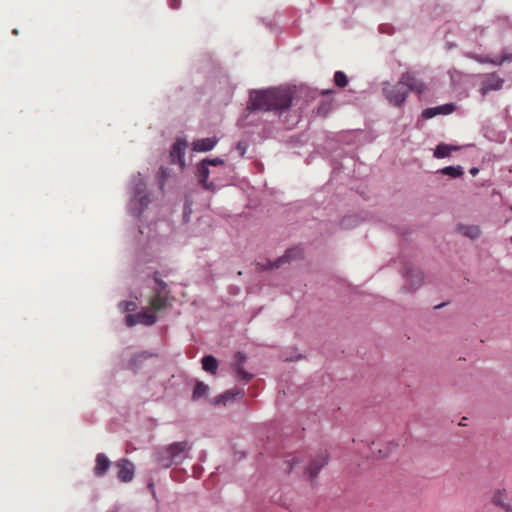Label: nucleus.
Wrapping results in <instances>:
<instances>
[{
	"label": "nucleus",
	"mask_w": 512,
	"mask_h": 512,
	"mask_svg": "<svg viewBox=\"0 0 512 512\" xmlns=\"http://www.w3.org/2000/svg\"><path fill=\"white\" fill-rule=\"evenodd\" d=\"M292 102L291 92L288 89L274 88L264 91H255L251 94L253 110H286Z\"/></svg>",
	"instance_id": "f257e3e1"
},
{
	"label": "nucleus",
	"mask_w": 512,
	"mask_h": 512,
	"mask_svg": "<svg viewBox=\"0 0 512 512\" xmlns=\"http://www.w3.org/2000/svg\"><path fill=\"white\" fill-rule=\"evenodd\" d=\"M189 450L190 446L187 441L175 442L159 449L155 453V460L163 468H169L174 464L182 463L188 456Z\"/></svg>",
	"instance_id": "f03ea898"
},
{
	"label": "nucleus",
	"mask_w": 512,
	"mask_h": 512,
	"mask_svg": "<svg viewBox=\"0 0 512 512\" xmlns=\"http://www.w3.org/2000/svg\"><path fill=\"white\" fill-rule=\"evenodd\" d=\"M214 167H221L222 169H225L224 161L220 158H214V159H204L197 165V178L199 183L202 185V187L205 190L214 191L218 187V184L213 181H208V178L211 174H214L209 169V166Z\"/></svg>",
	"instance_id": "7ed1b4c3"
},
{
	"label": "nucleus",
	"mask_w": 512,
	"mask_h": 512,
	"mask_svg": "<svg viewBox=\"0 0 512 512\" xmlns=\"http://www.w3.org/2000/svg\"><path fill=\"white\" fill-rule=\"evenodd\" d=\"M383 93L391 104L401 106L409 94V89L402 83V78L400 77L399 81L394 85L388 82L384 83Z\"/></svg>",
	"instance_id": "20e7f679"
},
{
	"label": "nucleus",
	"mask_w": 512,
	"mask_h": 512,
	"mask_svg": "<svg viewBox=\"0 0 512 512\" xmlns=\"http://www.w3.org/2000/svg\"><path fill=\"white\" fill-rule=\"evenodd\" d=\"M154 279L157 287L154 289V295L150 298V306L154 311H161L170 304L168 298L170 292L167 290V284L157 277V273Z\"/></svg>",
	"instance_id": "39448f33"
},
{
	"label": "nucleus",
	"mask_w": 512,
	"mask_h": 512,
	"mask_svg": "<svg viewBox=\"0 0 512 512\" xmlns=\"http://www.w3.org/2000/svg\"><path fill=\"white\" fill-rule=\"evenodd\" d=\"M156 316L149 311H141L136 314H128L125 317L126 325L129 327H133L136 324H144L146 326H151L156 322Z\"/></svg>",
	"instance_id": "423d86ee"
},
{
	"label": "nucleus",
	"mask_w": 512,
	"mask_h": 512,
	"mask_svg": "<svg viewBox=\"0 0 512 512\" xmlns=\"http://www.w3.org/2000/svg\"><path fill=\"white\" fill-rule=\"evenodd\" d=\"M115 465L118 468L117 478L121 482H130L133 480L135 467L130 460L122 458L119 459Z\"/></svg>",
	"instance_id": "0eeeda50"
},
{
	"label": "nucleus",
	"mask_w": 512,
	"mask_h": 512,
	"mask_svg": "<svg viewBox=\"0 0 512 512\" xmlns=\"http://www.w3.org/2000/svg\"><path fill=\"white\" fill-rule=\"evenodd\" d=\"M327 461L328 454L326 451L320 452L315 456V458L311 461L308 468L306 469V472L311 480L318 475L319 471L327 464Z\"/></svg>",
	"instance_id": "6e6552de"
},
{
	"label": "nucleus",
	"mask_w": 512,
	"mask_h": 512,
	"mask_svg": "<svg viewBox=\"0 0 512 512\" xmlns=\"http://www.w3.org/2000/svg\"><path fill=\"white\" fill-rule=\"evenodd\" d=\"M492 503L504 510L505 512H512V503L509 500L508 493L505 489H496L492 495Z\"/></svg>",
	"instance_id": "1a4fd4ad"
},
{
	"label": "nucleus",
	"mask_w": 512,
	"mask_h": 512,
	"mask_svg": "<svg viewBox=\"0 0 512 512\" xmlns=\"http://www.w3.org/2000/svg\"><path fill=\"white\" fill-rule=\"evenodd\" d=\"M402 83L405 84L406 88L410 91L417 92L419 94L423 93L426 89L425 84L416 78L413 73L406 72L401 75Z\"/></svg>",
	"instance_id": "9d476101"
},
{
	"label": "nucleus",
	"mask_w": 512,
	"mask_h": 512,
	"mask_svg": "<svg viewBox=\"0 0 512 512\" xmlns=\"http://www.w3.org/2000/svg\"><path fill=\"white\" fill-rule=\"evenodd\" d=\"M302 252L298 248H292L288 249L286 253L279 257L275 262L267 261V265H264L262 268L264 269H272V268H279L282 264L289 262L290 260L299 258L301 256Z\"/></svg>",
	"instance_id": "9b49d317"
},
{
	"label": "nucleus",
	"mask_w": 512,
	"mask_h": 512,
	"mask_svg": "<svg viewBox=\"0 0 512 512\" xmlns=\"http://www.w3.org/2000/svg\"><path fill=\"white\" fill-rule=\"evenodd\" d=\"M503 83L504 80L497 76L495 73L487 75L481 88L482 95H486L489 91L492 90L501 89Z\"/></svg>",
	"instance_id": "f8f14e48"
},
{
	"label": "nucleus",
	"mask_w": 512,
	"mask_h": 512,
	"mask_svg": "<svg viewBox=\"0 0 512 512\" xmlns=\"http://www.w3.org/2000/svg\"><path fill=\"white\" fill-rule=\"evenodd\" d=\"M423 282V274L417 268H412L407 272V283L409 284V291L415 290L421 286Z\"/></svg>",
	"instance_id": "ddd939ff"
},
{
	"label": "nucleus",
	"mask_w": 512,
	"mask_h": 512,
	"mask_svg": "<svg viewBox=\"0 0 512 512\" xmlns=\"http://www.w3.org/2000/svg\"><path fill=\"white\" fill-rule=\"evenodd\" d=\"M218 142L216 137L198 139L193 142V150L197 152H207L212 150Z\"/></svg>",
	"instance_id": "4468645a"
},
{
	"label": "nucleus",
	"mask_w": 512,
	"mask_h": 512,
	"mask_svg": "<svg viewBox=\"0 0 512 512\" xmlns=\"http://www.w3.org/2000/svg\"><path fill=\"white\" fill-rule=\"evenodd\" d=\"M95 461L96 464L94 467V474L98 477H101L107 472L110 466V460L105 454L98 453Z\"/></svg>",
	"instance_id": "2eb2a0df"
},
{
	"label": "nucleus",
	"mask_w": 512,
	"mask_h": 512,
	"mask_svg": "<svg viewBox=\"0 0 512 512\" xmlns=\"http://www.w3.org/2000/svg\"><path fill=\"white\" fill-rule=\"evenodd\" d=\"M156 356L155 354L153 353H150L148 351H143V352H140L138 354H135L129 361L128 363V368L131 369V370H134L136 371L144 361H146L147 359L151 358V357H154Z\"/></svg>",
	"instance_id": "dca6fc26"
},
{
	"label": "nucleus",
	"mask_w": 512,
	"mask_h": 512,
	"mask_svg": "<svg viewBox=\"0 0 512 512\" xmlns=\"http://www.w3.org/2000/svg\"><path fill=\"white\" fill-rule=\"evenodd\" d=\"M133 201L138 202L142 208L147 207L150 203L149 195L145 192V185L143 183H139L136 185Z\"/></svg>",
	"instance_id": "f3484780"
},
{
	"label": "nucleus",
	"mask_w": 512,
	"mask_h": 512,
	"mask_svg": "<svg viewBox=\"0 0 512 512\" xmlns=\"http://www.w3.org/2000/svg\"><path fill=\"white\" fill-rule=\"evenodd\" d=\"M474 60L480 63H491L493 65H501L506 61H512V54H505L501 57L496 58H489V57H483L480 55H472L471 56Z\"/></svg>",
	"instance_id": "a211bd4d"
},
{
	"label": "nucleus",
	"mask_w": 512,
	"mask_h": 512,
	"mask_svg": "<svg viewBox=\"0 0 512 512\" xmlns=\"http://www.w3.org/2000/svg\"><path fill=\"white\" fill-rule=\"evenodd\" d=\"M457 149L458 147L456 146L440 143L434 150V157L439 159L448 157L452 151H455Z\"/></svg>",
	"instance_id": "6ab92c4d"
},
{
	"label": "nucleus",
	"mask_w": 512,
	"mask_h": 512,
	"mask_svg": "<svg viewBox=\"0 0 512 512\" xmlns=\"http://www.w3.org/2000/svg\"><path fill=\"white\" fill-rule=\"evenodd\" d=\"M202 367L206 372L216 374L218 368V361L211 355L204 356L202 358Z\"/></svg>",
	"instance_id": "aec40b11"
},
{
	"label": "nucleus",
	"mask_w": 512,
	"mask_h": 512,
	"mask_svg": "<svg viewBox=\"0 0 512 512\" xmlns=\"http://www.w3.org/2000/svg\"><path fill=\"white\" fill-rule=\"evenodd\" d=\"M458 229L463 235L471 239L479 237L481 233L480 228L476 225H460Z\"/></svg>",
	"instance_id": "412c9836"
},
{
	"label": "nucleus",
	"mask_w": 512,
	"mask_h": 512,
	"mask_svg": "<svg viewBox=\"0 0 512 512\" xmlns=\"http://www.w3.org/2000/svg\"><path fill=\"white\" fill-rule=\"evenodd\" d=\"M241 394H242L241 390H235V389L228 390L225 393L219 395L216 398L215 403L216 404L222 403L225 405L228 401L233 400L236 396L241 395Z\"/></svg>",
	"instance_id": "4be33fe9"
},
{
	"label": "nucleus",
	"mask_w": 512,
	"mask_h": 512,
	"mask_svg": "<svg viewBox=\"0 0 512 512\" xmlns=\"http://www.w3.org/2000/svg\"><path fill=\"white\" fill-rule=\"evenodd\" d=\"M440 173L444 175H448L453 178L460 177L463 174V168L462 166H447L440 170Z\"/></svg>",
	"instance_id": "5701e85b"
},
{
	"label": "nucleus",
	"mask_w": 512,
	"mask_h": 512,
	"mask_svg": "<svg viewBox=\"0 0 512 512\" xmlns=\"http://www.w3.org/2000/svg\"><path fill=\"white\" fill-rule=\"evenodd\" d=\"M186 146H187V144L185 142L177 141L176 143H174V145L172 147L171 156L173 158L177 157L179 159V161L182 162L181 158L184 155V151L186 149Z\"/></svg>",
	"instance_id": "b1692460"
},
{
	"label": "nucleus",
	"mask_w": 512,
	"mask_h": 512,
	"mask_svg": "<svg viewBox=\"0 0 512 512\" xmlns=\"http://www.w3.org/2000/svg\"><path fill=\"white\" fill-rule=\"evenodd\" d=\"M208 386L204 384L203 382H197L194 391H193V399H198L208 392Z\"/></svg>",
	"instance_id": "393cba45"
},
{
	"label": "nucleus",
	"mask_w": 512,
	"mask_h": 512,
	"mask_svg": "<svg viewBox=\"0 0 512 512\" xmlns=\"http://www.w3.org/2000/svg\"><path fill=\"white\" fill-rule=\"evenodd\" d=\"M334 82L338 87H345L348 84L347 76L342 71H337L334 74Z\"/></svg>",
	"instance_id": "a878e982"
},
{
	"label": "nucleus",
	"mask_w": 512,
	"mask_h": 512,
	"mask_svg": "<svg viewBox=\"0 0 512 512\" xmlns=\"http://www.w3.org/2000/svg\"><path fill=\"white\" fill-rule=\"evenodd\" d=\"M238 379L243 380L245 382H249L253 378V374L247 372L244 370L243 367L237 368V370H234Z\"/></svg>",
	"instance_id": "bb28decb"
},
{
	"label": "nucleus",
	"mask_w": 512,
	"mask_h": 512,
	"mask_svg": "<svg viewBox=\"0 0 512 512\" xmlns=\"http://www.w3.org/2000/svg\"><path fill=\"white\" fill-rule=\"evenodd\" d=\"M246 360V356L242 352H237L234 356L233 369L237 370L239 367H243Z\"/></svg>",
	"instance_id": "cd10ccee"
},
{
	"label": "nucleus",
	"mask_w": 512,
	"mask_h": 512,
	"mask_svg": "<svg viewBox=\"0 0 512 512\" xmlns=\"http://www.w3.org/2000/svg\"><path fill=\"white\" fill-rule=\"evenodd\" d=\"M440 114L438 107L435 108H427L423 111L422 116L426 119L432 118L435 115Z\"/></svg>",
	"instance_id": "c85d7f7f"
},
{
	"label": "nucleus",
	"mask_w": 512,
	"mask_h": 512,
	"mask_svg": "<svg viewBox=\"0 0 512 512\" xmlns=\"http://www.w3.org/2000/svg\"><path fill=\"white\" fill-rule=\"evenodd\" d=\"M454 106L452 104H446L442 106H438L439 113L449 114L453 111Z\"/></svg>",
	"instance_id": "c756f323"
},
{
	"label": "nucleus",
	"mask_w": 512,
	"mask_h": 512,
	"mask_svg": "<svg viewBox=\"0 0 512 512\" xmlns=\"http://www.w3.org/2000/svg\"><path fill=\"white\" fill-rule=\"evenodd\" d=\"M124 305L125 311H134L136 309V303L133 301L125 302Z\"/></svg>",
	"instance_id": "7c9ffc66"
},
{
	"label": "nucleus",
	"mask_w": 512,
	"mask_h": 512,
	"mask_svg": "<svg viewBox=\"0 0 512 512\" xmlns=\"http://www.w3.org/2000/svg\"><path fill=\"white\" fill-rule=\"evenodd\" d=\"M180 2H181V0H169V4H170L171 8H173V9L179 8Z\"/></svg>",
	"instance_id": "2f4dec72"
},
{
	"label": "nucleus",
	"mask_w": 512,
	"mask_h": 512,
	"mask_svg": "<svg viewBox=\"0 0 512 512\" xmlns=\"http://www.w3.org/2000/svg\"><path fill=\"white\" fill-rule=\"evenodd\" d=\"M298 462V458L297 457H293L291 459V462H289V467H288V470L291 471L295 468L296 464Z\"/></svg>",
	"instance_id": "473e14b6"
},
{
	"label": "nucleus",
	"mask_w": 512,
	"mask_h": 512,
	"mask_svg": "<svg viewBox=\"0 0 512 512\" xmlns=\"http://www.w3.org/2000/svg\"><path fill=\"white\" fill-rule=\"evenodd\" d=\"M237 149L240 151V154H241V155H243V154H244V152H245V148H244V147H242L241 143H239V144L237 145Z\"/></svg>",
	"instance_id": "72a5a7b5"
},
{
	"label": "nucleus",
	"mask_w": 512,
	"mask_h": 512,
	"mask_svg": "<svg viewBox=\"0 0 512 512\" xmlns=\"http://www.w3.org/2000/svg\"><path fill=\"white\" fill-rule=\"evenodd\" d=\"M478 172H479V170H478V168H476V167H473V168H471V169H470V173H471L473 176H475Z\"/></svg>",
	"instance_id": "f704fd0d"
},
{
	"label": "nucleus",
	"mask_w": 512,
	"mask_h": 512,
	"mask_svg": "<svg viewBox=\"0 0 512 512\" xmlns=\"http://www.w3.org/2000/svg\"><path fill=\"white\" fill-rule=\"evenodd\" d=\"M346 219L343 220L342 225L346 226Z\"/></svg>",
	"instance_id": "c9c22d12"
},
{
	"label": "nucleus",
	"mask_w": 512,
	"mask_h": 512,
	"mask_svg": "<svg viewBox=\"0 0 512 512\" xmlns=\"http://www.w3.org/2000/svg\"><path fill=\"white\" fill-rule=\"evenodd\" d=\"M511 242H512V237L510 238Z\"/></svg>",
	"instance_id": "e433bc0d"
}]
</instances>
